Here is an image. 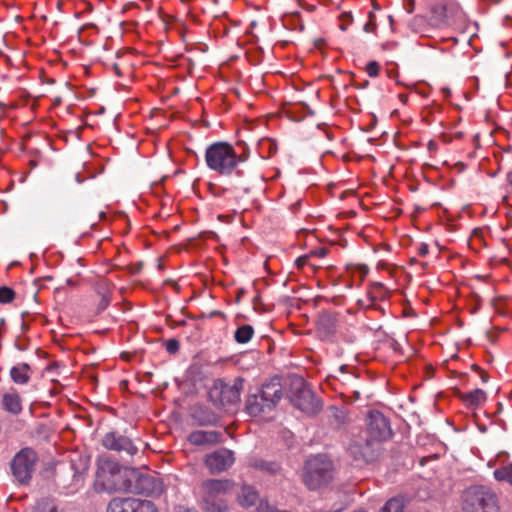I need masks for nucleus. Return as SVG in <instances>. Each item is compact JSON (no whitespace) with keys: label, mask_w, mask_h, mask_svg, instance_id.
<instances>
[{"label":"nucleus","mask_w":512,"mask_h":512,"mask_svg":"<svg viewBox=\"0 0 512 512\" xmlns=\"http://www.w3.org/2000/svg\"><path fill=\"white\" fill-rule=\"evenodd\" d=\"M221 440L222 433L215 430H196L188 436V441L195 446L216 445Z\"/></svg>","instance_id":"nucleus-15"},{"label":"nucleus","mask_w":512,"mask_h":512,"mask_svg":"<svg viewBox=\"0 0 512 512\" xmlns=\"http://www.w3.org/2000/svg\"><path fill=\"white\" fill-rule=\"evenodd\" d=\"M177 512H196L194 509L186 508L183 506H180L177 510Z\"/></svg>","instance_id":"nucleus-45"},{"label":"nucleus","mask_w":512,"mask_h":512,"mask_svg":"<svg viewBox=\"0 0 512 512\" xmlns=\"http://www.w3.org/2000/svg\"><path fill=\"white\" fill-rule=\"evenodd\" d=\"M113 68H114L115 73H116L118 76H120V75H121V72H120V69H119L118 65H117V64H114Z\"/></svg>","instance_id":"nucleus-49"},{"label":"nucleus","mask_w":512,"mask_h":512,"mask_svg":"<svg viewBox=\"0 0 512 512\" xmlns=\"http://www.w3.org/2000/svg\"><path fill=\"white\" fill-rule=\"evenodd\" d=\"M235 462L234 452L230 449H226V469L233 465Z\"/></svg>","instance_id":"nucleus-38"},{"label":"nucleus","mask_w":512,"mask_h":512,"mask_svg":"<svg viewBox=\"0 0 512 512\" xmlns=\"http://www.w3.org/2000/svg\"><path fill=\"white\" fill-rule=\"evenodd\" d=\"M33 512H59V510L54 500L41 499L35 504Z\"/></svg>","instance_id":"nucleus-28"},{"label":"nucleus","mask_w":512,"mask_h":512,"mask_svg":"<svg viewBox=\"0 0 512 512\" xmlns=\"http://www.w3.org/2000/svg\"><path fill=\"white\" fill-rule=\"evenodd\" d=\"M429 253V247L426 243L420 244L418 248V254L422 257H425Z\"/></svg>","instance_id":"nucleus-42"},{"label":"nucleus","mask_w":512,"mask_h":512,"mask_svg":"<svg viewBox=\"0 0 512 512\" xmlns=\"http://www.w3.org/2000/svg\"><path fill=\"white\" fill-rule=\"evenodd\" d=\"M506 183L507 187L510 189V192H512V170L506 174Z\"/></svg>","instance_id":"nucleus-44"},{"label":"nucleus","mask_w":512,"mask_h":512,"mask_svg":"<svg viewBox=\"0 0 512 512\" xmlns=\"http://www.w3.org/2000/svg\"><path fill=\"white\" fill-rule=\"evenodd\" d=\"M370 20L364 25L363 29L365 32H373L376 28V24L372 21L373 13H369Z\"/></svg>","instance_id":"nucleus-37"},{"label":"nucleus","mask_w":512,"mask_h":512,"mask_svg":"<svg viewBox=\"0 0 512 512\" xmlns=\"http://www.w3.org/2000/svg\"><path fill=\"white\" fill-rule=\"evenodd\" d=\"M254 335V328L251 325L245 324L239 326L235 333L234 339L239 344H245L251 340Z\"/></svg>","instance_id":"nucleus-26"},{"label":"nucleus","mask_w":512,"mask_h":512,"mask_svg":"<svg viewBox=\"0 0 512 512\" xmlns=\"http://www.w3.org/2000/svg\"><path fill=\"white\" fill-rule=\"evenodd\" d=\"M125 492L146 496H159L163 492V483L152 475L130 472Z\"/></svg>","instance_id":"nucleus-10"},{"label":"nucleus","mask_w":512,"mask_h":512,"mask_svg":"<svg viewBox=\"0 0 512 512\" xmlns=\"http://www.w3.org/2000/svg\"><path fill=\"white\" fill-rule=\"evenodd\" d=\"M375 287H377V288H379L381 290L384 289V286L381 283H376Z\"/></svg>","instance_id":"nucleus-53"},{"label":"nucleus","mask_w":512,"mask_h":512,"mask_svg":"<svg viewBox=\"0 0 512 512\" xmlns=\"http://www.w3.org/2000/svg\"><path fill=\"white\" fill-rule=\"evenodd\" d=\"M209 189H210V192L213 193L214 195L218 196L219 193L216 192V187L215 185H213L212 183L209 184Z\"/></svg>","instance_id":"nucleus-47"},{"label":"nucleus","mask_w":512,"mask_h":512,"mask_svg":"<svg viewBox=\"0 0 512 512\" xmlns=\"http://www.w3.org/2000/svg\"><path fill=\"white\" fill-rule=\"evenodd\" d=\"M443 92L446 93V94H450V90L448 88H444Z\"/></svg>","instance_id":"nucleus-57"},{"label":"nucleus","mask_w":512,"mask_h":512,"mask_svg":"<svg viewBox=\"0 0 512 512\" xmlns=\"http://www.w3.org/2000/svg\"><path fill=\"white\" fill-rule=\"evenodd\" d=\"M283 397V388L280 379L274 377L263 383L256 393L249 394L245 409L251 416L273 410Z\"/></svg>","instance_id":"nucleus-1"},{"label":"nucleus","mask_w":512,"mask_h":512,"mask_svg":"<svg viewBox=\"0 0 512 512\" xmlns=\"http://www.w3.org/2000/svg\"><path fill=\"white\" fill-rule=\"evenodd\" d=\"M354 512H366V511H365V510L360 509V510H357V511H354Z\"/></svg>","instance_id":"nucleus-62"},{"label":"nucleus","mask_w":512,"mask_h":512,"mask_svg":"<svg viewBox=\"0 0 512 512\" xmlns=\"http://www.w3.org/2000/svg\"><path fill=\"white\" fill-rule=\"evenodd\" d=\"M362 433L381 444L390 438L392 430L389 420L381 412L370 411L367 415V429Z\"/></svg>","instance_id":"nucleus-11"},{"label":"nucleus","mask_w":512,"mask_h":512,"mask_svg":"<svg viewBox=\"0 0 512 512\" xmlns=\"http://www.w3.org/2000/svg\"><path fill=\"white\" fill-rule=\"evenodd\" d=\"M374 307H375L376 309H379V311H383V309H382V308H380V307H377V306H374Z\"/></svg>","instance_id":"nucleus-61"},{"label":"nucleus","mask_w":512,"mask_h":512,"mask_svg":"<svg viewBox=\"0 0 512 512\" xmlns=\"http://www.w3.org/2000/svg\"><path fill=\"white\" fill-rule=\"evenodd\" d=\"M223 393H224V380L223 379H215L212 381V384L209 386L208 396L211 402L218 407H222L223 405Z\"/></svg>","instance_id":"nucleus-21"},{"label":"nucleus","mask_w":512,"mask_h":512,"mask_svg":"<svg viewBox=\"0 0 512 512\" xmlns=\"http://www.w3.org/2000/svg\"><path fill=\"white\" fill-rule=\"evenodd\" d=\"M307 258L308 256H301L299 258L296 259L295 263H296V266L301 269L304 267V265L306 264L307 262Z\"/></svg>","instance_id":"nucleus-43"},{"label":"nucleus","mask_w":512,"mask_h":512,"mask_svg":"<svg viewBox=\"0 0 512 512\" xmlns=\"http://www.w3.org/2000/svg\"><path fill=\"white\" fill-rule=\"evenodd\" d=\"M379 71H380V65H379V63H378V62H376V61H370V62L366 65V72H367V74H368L370 77H376V76H378Z\"/></svg>","instance_id":"nucleus-33"},{"label":"nucleus","mask_w":512,"mask_h":512,"mask_svg":"<svg viewBox=\"0 0 512 512\" xmlns=\"http://www.w3.org/2000/svg\"><path fill=\"white\" fill-rule=\"evenodd\" d=\"M405 501L402 497H393L389 499L378 512H403Z\"/></svg>","instance_id":"nucleus-27"},{"label":"nucleus","mask_w":512,"mask_h":512,"mask_svg":"<svg viewBox=\"0 0 512 512\" xmlns=\"http://www.w3.org/2000/svg\"><path fill=\"white\" fill-rule=\"evenodd\" d=\"M413 10H414V3H413V2H411V3L409 4V7L407 8V11H408V13H412V12H413Z\"/></svg>","instance_id":"nucleus-50"},{"label":"nucleus","mask_w":512,"mask_h":512,"mask_svg":"<svg viewBox=\"0 0 512 512\" xmlns=\"http://www.w3.org/2000/svg\"><path fill=\"white\" fill-rule=\"evenodd\" d=\"M218 219H219V220H224V215L219 214V215H218Z\"/></svg>","instance_id":"nucleus-58"},{"label":"nucleus","mask_w":512,"mask_h":512,"mask_svg":"<svg viewBox=\"0 0 512 512\" xmlns=\"http://www.w3.org/2000/svg\"><path fill=\"white\" fill-rule=\"evenodd\" d=\"M67 284L68 285H74V281L72 279H67Z\"/></svg>","instance_id":"nucleus-55"},{"label":"nucleus","mask_w":512,"mask_h":512,"mask_svg":"<svg viewBox=\"0 0 512 512\" xmlns=\"http://www.w3.org/2000/svg\"><path fill=\"white\" fill-rule=\"evenodd\" d=\"M136 498H113L107 505L106 512H133Z\"/></svg>","instance_id":"nucleus-20"},{"label":"nucleus","mask_w":512,"mask_h":512,"mask_svg":"<svg viewBox=\"0 0 512 512\" xmlns=\"http://www.w3.org/2000/svg\"><path fill=\"white\" fill-rule=\"evenodd\" d=\"M259 495L257 490L249 485H242L237 491V501L243 507H250L257 503Z\"/></svg>","instance_id":"nucleus-18"},{"label":"nucleus","mask_w":512,"mask_h":512,"mask_svg":"<svg viewBox=\"0 0 512 512\" xmlns=\"http://www.w3.org/2000/svg\"><path fill=\"white\" fill-rule=\"evenodd\" d=\"M10 377L17 385H25L31 379V367L27 363H20L10 369Z\"/></svg>","instance_id":"nucleus-19"},{"label":"nucleus","mask_w":512,"mask_h":512,"mask_svg":"<svg viewBox=\"0 0 512 512\" xmlns=\"http://www.w3.org/2000/svg\"><path fill=\"white\" fill-rule=\"evenodd\" d=\"M341 510H342V508H338V509H336V510H334V511L327 510V511H325V512H340Z\"/></svg>","instance_id":"nucleus-56"},{"label":"nucleus","mask_w":512,"mask_h":512,"mask_svg":"<svg viewBox=\"0 0 512 512\" xmlns=\"http://www.w3.org/2000/svg\"><path fill=\"white\" fill-rule=\"evenodd\" d=\"M462 500L463 512H497L500 509L495 492L483 485L467 488Z\"/></svg>","instance_id":"nucleus-3"},{"label":"nucleus","mask_w":512,"mask_h":512,"mask_svg":"<svg viewBox=\"0 0 512 512\" xmlns=\"http://www.w3.org/2000/svg\"><path fill=\"white\" fill-rule=\"evenodd\" d=\"M494 476L499 481H506L512 485V463L498 468L494 471Z\"/></svg>","instance_id":"nucleus-29"},{"label":"nucleus","mask_w":512,"mask_h":512,"mask_svg":"<svg viewBox=\"0 0 512 512\" xmlns=\"http://www.w3.org/2000/svg\"><path fill=\"white\" fill-rule=\"evenodd\" d=\"M1 407L12 415H19L23 410L22 399L19 393L14 389L4 393L1 399Z\"/></svg>","instance_id":"nucleus-17"},{"label":"nucleus","mask_w":512,"mask_h":512,"mask_svg":"<svg viewBox=\"0 0 512 512\" xmlns=\"http://www.w3.org/2000/svg\"><path fill=\"white\" fill-rule=\"evenodd\" d=\"M226 492L230 489V483L228 480H226V486H225Z\"/></svg>","instance_id":"nucleus-54"},{"label":"nucleus","mask_w":512,"mask_h":512,"mask_svg":"<svg viewBox=\"0 0 512 512\" xmlns=\"http://www.w3.org/2000/svg\"><path fill=\"white\" fill-rule=\"evenodd\" d=\"M369 85V82L368 81H365L362 85V87H367Z\"/></svg>","instance_id":"nucleus-60"},{"label":"nucleus","mask_w":512,"mask_h":512,"mask_svg":"<svg viewBox=\"0 0 512 512\" xmlns=\"http://www.w3.org/2000/svg\"><path fill=\"white\" fill-rule=\"evenodd\" d=\"M243 293H244V290H243V289H239V290L237 291V295H236V299H235V302H236V303H238V302L240 301V298H241V296L243 295Z\"/></svg>","instance_id":"nucleus-46"},{"label":"nucleus","mask_w":512,"mask_h":512,"mask_svg":"<svg viewBox=\"0 0 512 512\" xmlns=\"http://www.w3.org/2000/svg\"><path fill=\"white\" fill-rule=\"evenodd\" d=\"M290 401L293 406L308 415H314L322 408L321 401L315 397L303 378L292 381Z\"/></svg>","instance_id":"nucleus-6"},{"label":"nucleus","mask_w":512,"mask_h":512,"mask_svg":"<svg viewBox=\"0 0 512 512\" xmlns=\"http://www.w3.org/2000/svg\"><path fill=\"white\" fill-rule=\"evenodd\" d=\"M508 197L504 196L503 201H507Z\"/></svg>","instance_id":"nucleus-63"},{"label":"nucleus","mask_w":512,"mask_h":512,"mask_svg":"<svg viewBox=\"0 0 512 512\" xmlns=\"http://www.w3.org/2000/svg\"><path fill=\"white\" fill-rule=\"evenodd\" d=\"M205 162L209 169L219 174L224 173V141L215 142L207 147Z\"/></svg>","instance_id":"nucleus-13"},{"label":"nucleus","mask_w":512,"mask_h":512,"mask_svg":"<svg viewBox=\"0 0 512 512\" xmlns=\"http://www.w3.org/2000/svg\"><path fill=\"white\" fill-rule=\"evenodd\" d=\"M458 397L469 407H477L486 400V393L482 389H475L468 393L458 392Z\"/></svg>","instance_id":"nucleus-22"},{"label":"nucleus","mask_w":512,"mask_h":512,"mask_svg":"<svg viewBox=\"0 0 512 512\" xmlns=\"http://www.w3.org/2000/svg\"><path fill=\"white\" fill-rule=\"evenodd\" d=\"M318 326L325 335H332L337 328V318L332 314H324L320 317Z\"/></svg>","instance_id":"nucleus-25"},{"label":"nucleus","mask_w":512,"mask_h":512,"mask_svg":"<svg viewBox=\"0 0 512 512\" xmlns=\"http://www.w3.org/2000/svg\"><path fill=\"white\" fill-rule=\"evenodd\" d=\"M226 172L233 170L238 162H244L248 157V148L245 143L238 142L236 147L226 143Z\"/></svg>","instance_id":"nucleus-14"},{"label":"nucleus","mask_w":512,"mask_h":512,"mask_svg":"<svg viewBox=\"0 0 512 512\" xmlns=\"http://www.w3.org/2000/svg\"><path fill=\"white\" fill-rule=\"evenodd\" d=\"M203 464L209 474H221L224 471V449L220 448L207 453L203 459Z\"/></svg>","instance_id":"nucleus-16"},{"label":"nucleus","mask_w":512,"mask_h":512,"mask_svg":"<svg viewBox=\"0 0 512 512\" xmlns=\"http://www.w3.org/2000/svg\"><path fill=\"white\" fill-rule=\"evenodd\" d=\"M102 445L121 455L132 458L138 452V448L133 441L118 431H110L102 438Z\"/></svg>","instance_id":"nucleus-12"},{"label":"nucleus","mask_w":512,"mask_h":512,"mask_svg":"<svg viewBox=\"0 0 512 512\" xmlns=\"http://www.w3.org/2000/svg\"><path fill=\"white\" fill-rule=\"evenodd\" d=\"M361 273H362V275H363V276H365V275L368 273V268H367V267H365V266H364V267H362V268H361Z\"/></svg>","instance_id":"nucleus-52"},{"label":"nucleus","mask_w":512,"mask_h":512,"mask_svg":"<svg viewBox=\"0 0 512 512\" xmlns=\"http://www.w3.org/2000/svg\"><path fill=\"white\" fill-rule=\"evenodd\" d=\"M432 12L434 14L439 15L441 20H443L446 17V6L445 5L434 6L433 9H432Z\"/></svg>","instance_id":"nucleus-36"},{"label":"nucleus","mask_w":512,"mask_h":512,"mask_svg":"<svg viewBox=\"0 0 512 512\" xmlns=\"http://www.w3.org/2000/svg\"><path fill=\"white\" fill-rule=\"evenodd\" d=\"M166 350L170 354H174L179 350V342L176 339H169L166 342Z\"/></svg>","instance_id":"nucleus-35"},{"label":"nucleus","mask_w":512,"mask_h":512,"mask_svg":"<svg viewBox=\"0 0 512 512\" xmlns=\"http://www.w3.org/2000/svg\"><path fill=\"white\" fill-rule=\"evenodd\" d=\"M399 99L403 102V103H406L407 102V99H408V96L405 95V94H400L399 95Z\"/></svg>","instance_id":"nucleus-48"},{"label":"nucleus","mask_w":512,"mask_h":512,"mask_svg":"<svg viewBox=\"0 0 512 512\" xmlns=\"http://www.w3.org/2000/svg\"><path fill=\"white\" fill-rule=\"evenodd\" d=\"M15 298V292L12 288L7 286L0 287V303H11Z\"/></svg>","instance_id":"nucleus-32"},{"label":"nucleus","mask_w":512,"mask_h":512,"mask_svg":"<svg viewBox=\"0 0 512 512\" xmlns=\"http://www.w3.org/2000/svg\"><path fill=\"white\" fill-rule=\"evenodd\" d=\"M38 463V455L32 448L26 447L15 454L11 461V471L15 479L21 484H27Z\"/></svg>","instance_id":"nucleus-7"},{"label":"nucleus","mask_w":512,"mask_h":512,"mask_svg":"<svg viewBox=\"0 0 512 512\" xmlns=\"http://www.w3.org/2000/svg\"><path fill=\"white\" fill-rule=\"evenodd\" d=\"M346 418V411L343 408L337 406L328 408V421L333 428L340 429L345 424Z\"/></svg>","instance_id":"nucleus-23"},{"label":"nucleus","mask_w":512,"mask_h":512,"mask_svg":"<svg viewBox=\"0 0 512 512\" xmlns=\"http://www.w3.org/2000/svg\"><path fill=\"white\" fill-rule=\"evenodd\" d=\"M110 303V299L106 295H102L101 300L98 304V310L103 311L105 310Z\"/></svg>","instance_id":"nucleus-39"},{"label":"nucleus","mask_w":512,"mask_h":512,"mask_svg":"<svg viewBox=\"0 0 512 512\" xmlns=\"http://www.w3.org/2000/svg\"><path fill=\"white\" fill-rule=\"evenodd\" d=\"M244 383L245 379L243 377L238 376L233 380V383L230 385V396L228 402L230 403V405L234 406V408L232 409L233 411L236 410V406L240 401V392L244 386Z\"/></svg>","instance_id":"nucleus-24"},{"label":"nucleus","mask_w":512,"mask_h":512,"mask_svg":"<svg viewBox=\"0 0 512 512\" xmlns=\"http://www.w3.org/2000/svg\"><path fill=\"white\" fill-rule=\"evenodd\" d=\"M336 467L330 457L318 454L310 457L304 466L303 481L310 490H316L331 483Z\"/></svg>","instance_id":"nucleus-2"},{"label":"nucleus","mask_w":512,"mask_h":512,"mask_svg":"<svg viewBox=\"0 0 512 512\" xmlns=\"http://www.w3.org/2000/svg\"><path fill=\"white\" fill-rule=\"evenodd\" d=\"M129 475L116 462L105 460L98 465L95 485L107 492H125Z\"/></svg>","instance_id":"nucleus-5"},{"label":"nucleus","mask_w":512,"mask_h":512,"mask_svg":"<svg viewBox=\"0 0 512 512\" xmlns=\"http://www.w3.org/2000/svg\"><path fill=\"white\" fill-rule=\"evenodd\" d=\"M88 467L89 459L81 455H75L68 464L60 467L57 481L67 494L75 493L83 486Z\"/></svg>","instance_id":"nucleus-4"},{"label":"nucleus","mask_w":512,"mask_h":512,"mask_svg":"<svg viewBox=\"0 0 512 512\" xmlns=\"http://www.w3.org/2000/svg\"><path fill=\"white\" fill-rule=\"evenodd\" d=\"M340 19L342 21V23L340 25V29L345 31L347 29V27L352 22V15H351V13L344 12V13L341 14Z\"/></svg>","instance_id":"nucleus-34"},{"label":"nucleus","mask_w":512,"mask_h":512,"mask_svg":"<svg viewBox=\"0 0 512 512\" xmlns=\"http://www.w3.org/2000/svg\"><path fill=\"white\" fill-rule=\"evenodd\" d=\"M472 369L480 373L482 382L486 383L489 379V375L484 370L480 369L477 365H473Z\"/></svg>","instance_id":"nucleus-41"},{"label":"nucleus","mask_w":512,"mask_h":512,"mask_svg":"<svg viewBox=\"0 0 512 512\" xmlns=\"http://www.w3.org/2000/svg\"><path fill=\"white\" fill-rule=\"evenodd\" d=\"M329 250L325 247H320L311 252L312 255H315L317 257L323 258L328 254Z\"/></svg>","instance_id":"nucleus-40"},{"label":"nucleus","mask_w":512,"mask_h":512,"mask_svg":"<svg viewBox=\"0 0 512 512\" xmlns=\"http://www.w3.org/2000/svg\"><path fill=\"white\" fill-rule=\"evenodd\" d=\"M133 512H158V510L151 501L136 498Z\"/></svg>","instance_id":"nucleus-30"},{"label":"nucleus","mask_w":512,"mask_h":512,"mask_svg":"<svg viewBox=\"0 0 512 512\" xmlns=\"http://www.w3.org/2000/svg\"><path fill=\"white\" fill-rule=\"evenodd\" d=\"M370 299H371L372 302H375L377 300V297L370 296Z\"/></svg>","instance_id":"nucleus-59"},{"label":"nucleus","mask_w":512,"mask_h":512,"mask_svg":"<svg viewBox=\"0 0 512 512\" xmlns=\"http://www.w3.org/2000/svg\"><path fill=\"white\" fill-rule=\"evenodd\" d=\"M230 91L233 92L236 97L240 96L239 91L236 88H231Z\"/></svg>","instance_id":"nucleus-51"},{"label":"nucleus","mask_w":512,"mask_h":512,"mask_svg":"<svg viewBox=\"0 0 512 512\" xmlns=\"http://www.w3.org/2000/svg\"><path fill=\"white\" fill-rule=\"evenodd\" d=\"M201 498L206 512H224V480L207 479L203 481Z\"/></svg>","instance_id":"nucleus-9"},{"label":"nucleus","mask_w":512,"mask_h":512,"mask_svg":"<svg viewBox=\"0 0 512 512\" xmlns=\"http://www.w3.org/2000/svg\"><path fill=\"white\" fill-rule=\"evenodd\" d=\"M254 467L262 471H267L270 474H275L279 470V465L276 462H267L264 460H256Z\"/></svg>","instance_id":"nucleus-31"},{"label":"nucleus","mask_w":512,"mask_h":512,"mask_svg":"<svg viewBox=\"0 0 512 512\" xmlns=\"http://www.w3.org/2000/svg\"><path fill=\"white\" fill-rule=\"evenodd\" d=\"M348 452L354 460L369 463L375 461L380 455L381 444L360 433L351 439Z\"/></svg>","instance_id":"nucleus-8"}]
</instances>
